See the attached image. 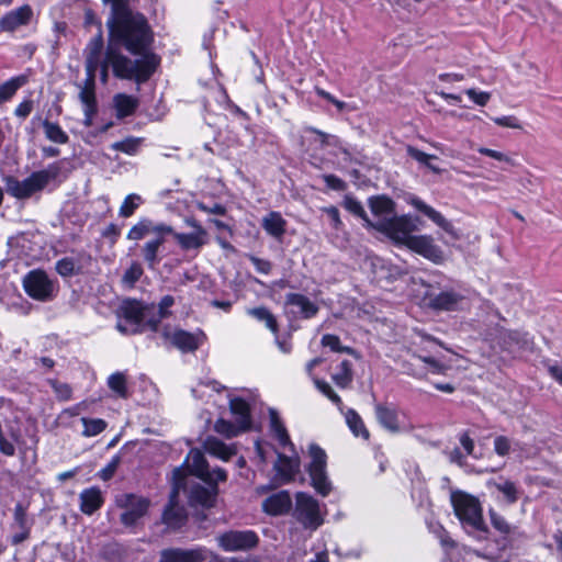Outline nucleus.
Listing matches in <instances>:
<instances>
[{
    "label": "nucleus",
    "mask_w": 562,
    "mask_h": 562,
    "mask_svg": "<svg viewBox=\"0 0 562 562\" xmlns=\"http://www.w3.org/2000/svg\"><path fill=\"white\" fill-rule=\"evenodd\" d=\"M111 13L106 20L109 41L106 47L127 50L135 56L134 60L150 59L153 74L160 64V58L151 50L154 32L144 14L133 11L127 0L109 2Z\"/></svg>",
    "instance_id": "1"
},
{
    "label": "nucleus",
    "mask_w": 562,
    "mask_h": 562,
    "mask_svg": "<svg viewBox=\"0 0 562 562\" xmlns=\"http://www.w3.org/2000/svg\"><path fill=\"white\" fill-rule=\"evenodd\" d=\"M173 233V227L164 223L155 222L149 217H140L132 225L126 238L132 241H139L151 236L140 247V255L149 270H155L162 259L164 245L167 237Z\"/></svg>",
    "instance_id": "2"
},
{
    "label": "nucleus",
    "mask_w": 562,
    "mask_h": 562,
    "mask_svg": "<svg viewBox=\"0 0 562 562\" xmlns=\"http://www.w3.org/2000/svg\"><path fill=\"white\" fill-rule=\"evenodd\" d=\"M153 57L145 60H132L119 49L105 47L103 60L100 63L101 80L108 81L109 69L114 77L124 80H133L140 85L146 82L153 76Z\"/></svg>",
    "instance_id": "3"
},
{
    "label": "nucleus",
    "mask_w": 562,
    "mask_h": 562,
    "mask_svg": "<svg viewBox=\"0 0 562 562\" xmlns=\"http://www.w3.org/2000/svg\"><path fill=\"white\" fill-rule=\"evenodd\" d=\"M60 170V162H53L43 170L32 172L23 180L10 176L5 178L7 192L19 200L29 199L34 193L42 191L49 181L56 179Z\"/></svg>",
    "instance_id": "4"
},
{
    "label": "nucleus",
    "mask_w": 562,
    "mask_h": 562,
    "mask_svg": "<svg viewBox=\"0 0 562 562\" xmlns=\"http://www.w3.org/2000/svg\"><path fill=\"white\" fill-rule=\"evenodd\" d=\"M451 504L456 516L464 528L486 532L487 528L483 519L480 501L464 492H453Z\"/></svg>",
    "instance_id": "5"
},
{
    "label": "nucleus",
    "mask_w": 562,
    "mask_h": 562,
    "mask_svg": "<svg viewBox=\"0 0 562 562\" xmlns=\"http://www.w3.org/2000/svg\"><path fill=\"white\" fill-rule=\"evenodd\" d=\"M24 292L37 302H50L58 293V282L43 269L30 270L22 279Z\"/></svg>",
    "instance_id": "6"
},
{
    "label": "nucleus",
    "mask_w": 562,
    "mask_h": 562,
    "mask_svg": "<svg viewBox=\"0 0 562 562\" xmlns=\"http://www.w3.org/2000/svg\"><path fill=\"white\" fill-rule=\"evenodd\" d=\"M417 217H413L408 214L405 215H393L391 217H384L378 220L372 227L376 231L385 234L394 243L406 246L408 244L412 232L417 231Z\"/></svg>",
    "instance_id": "7"
},
{
    "label": "nucleus",
    "mask_w": 562,
    "mask_h": 562,
    "mask_svg": "<svg viewBox=\"0 0 562 562\" xmlns=\"http://www.w3.org/2000/svg\"><path fill=\"white\" fill-rule=\"evenodd\" d=\"M182 468L184 474L182 479V487L184 486L186 476L188 473L195 475L205 483H218L227 480V473L222 468H215L212 471L204 458V454L199 449H191L188 453Z\"/></svg>",
    "instance_id": "8"
},
{
    "label": "nucleus",
    "mask_w": 562,
    "mask_h": 562,
    "mask_svg": "<svg viewBox=\"0 0 562 562\" xmlns=\"http://www.w3.org/2000/svg\"><path fill=\"white\" fill-rule=\"evenodd\" d=\"M308 454L311 462L307 471L312 481V486L322 496H327L331 491V482L328 480L326 465V452L316 443H311L308 447Z\"/></svg>",
    "instance_id": "9"
},
{
    "label": "nucleus",
    "mask_w": 562,
    "mask_h": 562,
    "mask_svg": "<svg viewBox=\"0 0 562 562\" xmlns=\"http://www.w3.org/2000/svg\"><path fill=\"white\" fill-rule=\"evenodd\" d=\"M182 468H176L172 471V490L169 495V502L162 514V521L172 529L181 528L187 521L184 507L179 506L178 496L182 488L183 479Z\"/></svg>",
    "instance_id": "10"
},
{
    "label": "nucleus",
    "mask_w": 562,
    "mask_h": 562,
    "mask_svg": "<svg viewBox=\"0 0 562 562\" xmlns=\"http://www.w3.org/2000/svg\"><path fill=\"white\" fill-rule=\"evenodd\" d=\"M425 301L432 311L457 312L465 303V296L452 288L438 291L431 286L425 293Z\"/></svg>",
    "instance_id": "11"
},
{
    "label": "nucleus",
    "mask_w": 562,
    "mask_h": 562,
    "mask_svg": "<svg viewBox=\"0 0 562 562\" xmlns=\"http://www.w3.org/2000/svg\"><path fill=\"white\" fill-rule=\"evenodd\" d=\"M117 317L123 318L126 324L121 321L116 324V329L124 334H136L140 330V325L146 318V308L136 300H125L117 310Z\"/></svg>",
    "instance_id": "12"
},
{
    "label": "nucleus",
    "mask_w": 562,
    "mask_h": 562,
    "mask_svg": "<svg viewBox=\"0 0 562 562\" xmlns=\"http://www.w3.org/2000/svg\"><path fill=\"white\" fill-rule=\"evenodd\" d=\"M294 516L307 529H317L323 524L318 502L306 493L296 494Z\"/></svg>",
    "instance_id": "13"
},
{
    "label": "nucleus",
    "mask_w": 562,
    "mask_h": 562,
    "mask_svg": "<svg viewBox=\"0 0 562 562\" xmlns=\"http://www.w3.org/2000/svg\"><path fill=\"white\" fill-rule=\"evenodd\" d=\"M116 505L124 509L121 514V522L126 527L134 526L138 519L146 515L149 501L134 494H122L116 496Z\"/></svg>",
    "instance_id": "14"
},
{
    "label": "nucleus",
    "mask_w": 562,
    "mask_h": 562,
    "mask_svg": "<svg viewBox=\"0 0 562 562\" xmlns=\"http://www.w3.org/2000/svg\"><path fill=\"white\" fill-rule=\"evenodd\" d=\"M217 542L226 552L244 551L256 547L258 537L251 530H232L218 536Z\"/></svg>",
    "instance_id": "15"
},
{
    "label": "nucleus",
    "mask_w": 562,
    "mask_h": 562,
    "mask_svg": "<svg viewBox=\"0 0 562 562\" xmlns=\"http://www.w3.org/2000/svg\"><path fill=\"white\" fill-rule=\"evenodd\" d=\"M91 262L92 257L85 251H80L58 259L55 262V271L61 278H71L86 273Z\"/></svg>",
    "instance_id": "16"
},
{
    "label": "nucleus",
    "mask_w": 562,
    "mask_h": 562,
    "mask_svg": "<svg viewBox=\"0 0 562 562\" xmlns=\"http://www.w3.org/2000/svg\"><path fill=\"white\" fill-rule=\"evenodd\" d=\"M406 247L435 263L443 261L442 250L429 235H414L409 238Z\"/></svg>",
    "instance_id": "17"
},
{
    "label": "nucleus",
    "mask_w": 562,
    "mask_h": 562,
    "mask_svg": "<svg viewBox=\"0 0 562 562\" xmlns=\"http://www.w3.org/2000/svg\"><path fill=\"white\" fill-rule=\"evenodd\" d=\"M408 203L417 211L422 212L429 220H431L437 226L443 229L447 234L453 238H459L458 232L450 221H448L440 212L435 210L432 206L426 204L418 196H411Z\"/></svg>",
    "instance_id": "18"
},
{
    "label": "nucleus",
    "mask_w": 562,
    "mask_h": 562,
    "mask_svg": "<svg viewBox=\"0 0 562 562\" xmlns=\"http://www.w3.org/2000/svg\"><path fill=\"white\" fill-rule=\"evenodd\" d=\"M285 305L291 308L292 314L304 319L314 317L319 311L316 303L301 293H288Z\"/></svg>",
    "instance_id": "19"
},
{
    "label": "nucleus",
    "mask_w": 562,
    "mask_h": 562,
    "mask_svg": "<svg viewBox=\"0 0 562 562\" xmlns=\"http://www.w3.org/2000/svg\"><path fill=\"white\" fill-rule=\"evenodd\" d=\"M205 559L206 550L203 548H170L160 552L159 562H204Z\"/></svg>",
    "instance_id": "20"
},
{
    "label": "nucleus",
    "mask_w": 562,
    "mask_h": 562,
    "mask_svg": "<svg viewBox=\"0 0 562 562\" xmlns=\"http://www.w3.org/2000/svg\"><path fill=\"white\" fill-rule=\"evenodd\" d=\"M164 337L171 341V344L182 352L195 351L202 344L203 335H194L192 333L177 329L169 331L167 329L162 333Z\"/></svg>",
    "instance_id": "21"
},
{
    "label": "nucleus",
    "mask_w": 562,
    "mask_h": 562,
    "mask_svg": "<svg viewBox=\"0 0 562 562\" xmlns=\"http://www.w3.org/2000/svg\"><path fill=\"white\" fill-rule=\"evenodd\" d=\"M33 16V10L29 4H24L9 11L0 19V29L3 32H14L23 25H27Z\"/></svg>",
    "instance_id": "22"
},
{
    "label": "nucleus",
    "mask_w": 562,
    "mask_h": 562,
    "mask_svg": "<svg viewBox=\"0 0 562 562\" xmlns=\"http://www.w3.org/2000/svg\"><path fill=\"white\" fill-rule=\"evenodd\" d=\"M203 486L199 483L191 486L189 492V503L191 506L213 507L218 493L217 483H207Z\"/></svg>",
    "instance_id": "23"
},
{
    "label": "nucleus",
    "mask_w": 562,
    "mask_h": 562,
    "mask_svg": "<svg viewBox=\"0 0 562 562\" xmlns=\"http://www.w3.org/2000/svg\"><path fill=\"white\" fill-rule=\"evenodd\" d=\"M374 413L379 424L386 430L396 434L401 431L398 412L394 404L376 403Z\"/></svg>",
    "instance_id": "24"
},
{
    "label": "nucleus",
    "mask_w": 562,
    "mask_h": 562,
    "mask_svg": "<svg viewBox=\"0 0 562 562\" xmlns=\"http://www.w3.org/2000/svg\"><path fill=\"white\" fill-rule=\"evenodd\" d=\"M300 457L296 453L292 457H286L285 454L278 453V459L273 468L277 472V475L283 482H290L300 471Z\"/></svg>",
    "instance_id": "25"
},
{
    "label": "nucleus",
    "mask_w": 562,
    "mask_h": 562,
    "mask_svg": "<svg viewBox=\"0 0 562 562\" xmlns=\"http://www.w3.org/2000/svg\"><path fill=\"white\" fill-rule=\"evenodd\" d=\"M103 40L101 35L92 37L85 49V69L86 72L97 74L101 53L103 50Z\"/></svg>",
    "instance_id": "26"
},
{
    "label": "nucleus",
    "mask_w": 562,
    "mask_h": 562,
    "mask_svg": "<svg viewBox=\"0 0 562 562\" xmlns=\"http://www.w3.org/2000/svg\"><path fill=\"white\" fill-rule=\"evenodd\" d=\"M269 431L282 448L289 447L291 450H294V445L290 439L288 430L274 408L269 409Z\"/></svg>",
    "instance_id": "27"
},
{
    "label": "nucleus",
    "mask_w": 562,
    "mask_h": 562,
    "mask_svg": "<svg viewBox=\"0 0 562 562\" xmlns=\"http://www.w3.org/2000/svg\"><path fill=\"white\" fill-rule=\"evenodd\" d=\"M182 250H196L207 243V232L200 231L199 233H178L170 234Z\"/></svg>",
    "instance_id": "28"
},
{
    "label": "nucleus",
    "mask_w": 562,
    "mask_h": 562,
    "mask_svg": "<svg viewBox=\"0 0 562 562\" xmlns=\"http://www.w3.org/2000/svg\"><path fill=\"white\" fill-rule=\"evenodd\" d=\"M292 505L291 496L288 492H278L262 502V508L270 515H281L286 513Z\"/></svg>",
    "instance_id": "29"
},
{
    "label": "nucleus",
    "mask_w": 562,
    "mask_h": 562,
    "mask_svg": "<svg viewBox=\"0 0 562 562\" xmlns=\"http://www.w3.org/2000/svg\"><path fill=\"white\" fill-rule=\"evenodd\" d=\"M80 510L86 515H92L103 505V496L99 487L83 490L80 495Z\"/></svg>",
    "instance_id": "30"
},
{
    "label": "nucleus",
    "mask_w": 562,
    "mask_h": 562,
    "mask_svg": "<svg viewBox=\"0 0 562 562\" xmlns=\"http://www.w3.org/2000/svg\"><path fill=\"white\" fill-rule=\"evenodd\" d=\"M113 105L116 117L122 120L135 113L139 105V100L134 95L117 93L113 97Z\"/></svg>",
    "instance_id": "31"
},
{
    "label": "nucleus",
    "mask_w": 562,
    "mask_h": 562,
    "mask_svg": "<svg viewBox=\"0 0 562 562\" xmlns=\"http://www.w3.org/2000/svg\"><path fill=\"white\" fill-rule=\"evenodd\" d=\"M261 226L268 235L281 239L285 233L286 221L279 212L271 211L262 217Z\"/></svg>",
    "instance_id": "32"
},
{
    "label": "nucleus",
    "mask_w": 562,
    "mask_h": 562,
    "mask_svg": "<svg viewBox=\"0 0 562 562\" xmlns=\"http://www.w3.org/2000/svg\"><path fill=\"white\" fill-rule=\"evenodd\" d=\"M229 409L241 430H248L251 425L249 404L240 397H235L229 401Z\"/></svg>",
    "instance_id": "33"
},
{
    "label": "nucleus",
    "mask_w": 562,
    "mask_h": 562,
    "mask_svg": "<svg viewBox=\"0 0 562 562\" xmlns=\"http://www.w3.org/2000/svg\"><path fill=\"white\" fill-rule=\"evenodd\" d=\"M369 207L379 220L395 215V203L385 195L372 196L369 199Z\"/></svg>",
    "instance_id": "34"
},
{
    "label": "nucleus",
    "mask_w": 562,
    "mask_h": 562,
    "mask_svg": "<svg viewBox=\"0 0 562 562\" xmlns=\"http://www.w3.org/2000/svg\"><path fill=\"white\" fill-rule=\"evenodd\" d=\"M79 100L85 105L97 104L95 100V74L86 72V79L82 85L78 86Z\"/></svg>",
    "instance_id": "35"
},
{
    "label": "nucleus",
    "mask_w": 562,
    "mask_h": 562,
    "mask_svg": "<svg viewBox=\"0 0 562 562\" xmlns=\"http://www.w3.org/2000/svg\"><path fill=\"white\" fill-rule=\"evenodd\" d=\"M27 82V77L21 75L0 85V104L10 100L15 92Z\"/></svg>",
    "instance_id": "36"
},
{
    "label": "nucleus",
    "mask_w": 562,
    "mask_h": 562,
    "mask_svg": "<svg viewBox=\"0 0 562 562\" xmlns=\"http://www.w3.org/2000/svg\"><path fill=\"white\" fill-rule=\"evenodd\" d=\"M205 450L212 454L215 456L222 460H228L235 452L232 448L226 446L221 440L209 437L204 442Z\"/></svg>",
    "instance_id": "37"
},
{
    "label": "nucleus",
    "mask_w": 562,
    "mask_h": 562,
    "mask_svg": "<svg viewBox=\"0 0 562 562\" xmlns=\"http://www.w3.org/2000/svg\"><path fill=\"white\" fill-rule=\"evenodd\" d=\"M45 136L48 140L56 144H66L69 140L67 133L59 126V124L44 120L42 122Z\"/></svg>",
    "instance_id": "38"
},
{
    "label": "nucleus",
    "mask_w": 562,
    "mask_h": 562,
    "mask_svg": "<svg viewBox=\"0 0 562 562\" xmlns=\"http://www.w3.org/2000/svg\"><path fill=\"white\" fill-rule=\"evenodd\" d=\"M175 304V299L171 295H165L158 304V316L146 321V325L153 330L157 331L162 318L170 315L169 308Z\"/></svg>",
    "instance_id": "39"
},
{
    "label": "nucleus",
    "mask_w": 562,
    "mask_h": 562,
    "mask_svg": "<svg viewBox=\"0 0 562 562\" xmlns=\"http://www.w3.org/2000/svg\"><path fill=\"white\" fill-rule=\"evenodd\" d=\"M346 422L352 434L357 437L368 439L370 434L366 428L362 418L355 409H348L346 413Z\"/></svg>",
    "instance_id": "40"
},
{
    "label": "nucleus",
    "mask_w": 562,
    "mask_h": 562,
    "mask_svg": "<svg viewBox=\"0 0 562 562\" xmlns=\"http://www.w3.org/2000/svg\"><path fill=\"white\" fill-rule=\"evenodd\" d=\"M248 314L258 319L259 322H263L266 327L269 328L272 333L278 331V323L273 314L263 306L254 307L248 311Z\"/></svg>",
    "instance_id": "41"
},
{
    "label": "nucleus",
    "mask_w": 562,
    "mask_h": 562,
    "mask_svg": "<svg viewBox=\"0 0 562 562\" xmlns=\"http://www.w3.org/2000/svg\"><path fill=\"white\" fill-rule=\"evenodd\" d=\"M143 203V199L137 193H131L125 196L123 203L120 206L119 215L123 218H128L133 216L136 210Z\"/></svg>",
    "instance_id": "42"
},
{
    "label": "nucleus",
    "mask_w": 562,
    "mask_h": 562,
    "mask_svg": "<svg viewBox=\"0 0 562 562\" xmlns=\"http://www.w3.org/2000/svg\"><path fill=\"white\" fill-rule=\"evenodd\" d=\"M108 386L121 398L128 396L126 375L122 372L112 373L108 378Z\"/></svg>",
    "instance_id": "43"
},
{
    "label": "nucleus",
    "mask_w": 562,
    "mask_h": 562,
    "mask_svg": "<svg viewBox=\"0 0 562 562\" xmlns=\"http://www.w3.org/2000/svg\"><path fill=\"white\" fill-rule=\"evenodd\" d=\"M81 423L83 425V437H94L104 431L108 426L106 422L101 418L82 417Z\"/></svg>",
    "instance_id": "44"
},
{
    "label": "nucleus",
    "mask_w": 562,
    "mask_h": 562,
    "mask_svg": "<svg viewBox=\"0 0 562 562\" xmlns=\"http://www.w3.org/2000/svg\"><path fill=\"white\" fill-rule=\"evenodd\" d=\"M333 380L339 387H347L352 381L351 362L348 360L341 361L338 371L333 375Z\"/></svg>",
    "instance_id": "45"
},
{
    "label": "nucleus",
    "mask_w": 562,
    "mask_h": 562,
    "mask_svg": "<svg viewBox=\"0 0 562 562\" xmlns=\"http://www.w3.org/2000/svg\"><path fill=\"white\" fill-rule=\"evenodd\" d=\"M142 144V138L138 137H127L123 140L115 142L111 145V148L116 151H122L127 155H136L138 153L139 146Z\"/></svg>",
    "instance_id": "46"
},
{
    "label": "nucleus",
    "mask_w": 562,
    "mask_h": 562,
    "mask_svg": "<svg viewBox=\"0 0 562 562\" xmlns=\"http://www.w3.org/2000/svg\"><path fill=\"white\" fill-rule=\"evenodd\" d=\"M321 344L323 347L329 348L335 352H345L348 355H355V350L351 347L342 346L340 339L336 335L326 334L322 337Z\"/></svg>",
    "instance_id": "47"
},
{
    "label": "nucleus",
    "mask_w": 562,
    "mask_h": 562,
    "mask_svg": "<svg viewBox=\"0 0 562 562\" xmlns=\"http://www.w3.org/2000/svg\"><path fill=\"white\" fill-rule=\"evenodd\" d=\"M214 429L216 432L227 437L233 438L236 437L238 434L243 432L240 426L235 422V424L225 420L223 418H220L215 422Z\"/></svg>",
    "instance_id": "48"
},
{
    "label": "nucleus",
    "mask_w": 562,
    "mask_h": 562,
    "mask_svg": "<svg viewBox=\"0 0 562 562\" xmlns=\"http://www.w3.org/2000/svg\"><path fill=\"white\" fill-rule=\"evenodd\" d=\"M487 485L495 486L497 488V491H499L501 493H503L505 495V497L507 498V501L509 503L513 504V503L517 502V499H518L517 488H516V485L512 481L505 480L501 483H497V482L491 480L487 482Z\"/></svg>",
    "instance_id": "49"
},
{
    "label": "nucleus",
    "mask_w": 562,
    "mask_h": 562,
    "mask_svg": "<svg viewBox=\"0 0 562 562\" xmlns=\"http://www.w3.org/2000/svg\"><path fill=\"white\" fill-rule=\"evenodd\" d=\"M144 269L137 261H133L131 266L125 270L122 282L128 286H133L143 276Z\"/></svg>",
    "instance_id": "50"
},
{
    "label": "nucleus",
    "mask_w": 562,
    "mask_h": 562,
    "mask_svg": "<svg viewBox=\"0 0 562 562\" xmlns=\"http://www.w3.org/2000/svg\"><path fill=\"white\" fill-rule=\"evenodd\" d=\"M344 205L350 213L361 217L368 226L372 227L373 223L368 218L362 204L358 200L351 196H346L344 200Z\"/></svg>",
    "instance_id": "51"
},
{
    "label": "nucleus",
    "mask_w": 562,
    "mask_h": 562,
    "mask_svg": "<svg viewBox=\"0 0 562 562\" xmlns=\"http://www.w3.org/2000/svg\"><path fill=\"white\" fill-rule=\"evenodd\" d=\"M429 528L430 531L439 539L440 544L446 551L453 549L457 546L441 525H430Z\"/></svg>",
    "instance_id": "52"
},
{
    "label": "nucleus",
    "mask_w": 562,
    "mask_h": 562,
    "mask_svg": "<svg viewBox=\"0 0 562 562\" xmlns=\"http://www.w3.org/2000/svg\"><path fill=\"white\" fill-rule=\"evenodd\" d=\"M314 384L317 387V390L323 393L327 398H329L333 403L339 405L341 404L340 396L333 390V387L323 380H319L317 378H313Z\"/></svg>",
    "instance_id": "53"
},
{
    "label": "nucleus",
    "mask_w": 562,
    "mask_h": 562,
    "mask_svg": "<svg viewBox=\"0 0 562 562\" xmlns=\"http://www.w3.org/2000/svg\"><path fill=\"white\" fill-rule=\"evenodd\" d=\"M50 385L56 394V396L61 401H68L71 397L72 390L67 383H60L57 381H52Z\"/></svg>",
    "instance_id": "54"
},
{
    "label": "nucleus",
    "mask_w": 562,
    "mask_h": 562,
    "mask_svg": "<svg viewBox=\"0 0 562 562\" xmlns=\"http://www.w3.org/2000/svg\"><path fill=\"white\" fill-rule=\"evenodd\" d=\"M195 207L204 213L207 214H215V215H225L227 210L223 204L214 203L213 205L209 206L202 201L195 202Z\"/></svg>",
    "instance_id": "55"
},
{
    "label": "nucleus",
    "mask_w": 562,
    "mask_h": 562,
    "mask_svg": "<svg viewBox=\"0 0 562 562\" xmlns=\"http://www.w3.org/2000/svg\"><path fill=\"white\" fill-rule=\"evenodd\" d=\"M467 95L470 100H472L477 105L484 106L491 99V94L486 91H477L475 89H468L465 91Z\"/></svg>",
    "instance_id": "56"
},
{
    "label": "nucleus",
    "mask_w": 562,
    "mask_h": 562,
    "mask_svg": "<svg viewBox=\"0 0 562 562\" xmlns=\"http://www.w3.org/2000/svg\"><path fill=\"white\" fill-rule=\"evenodd\" d=\"M119 464L120 458H112V460L103 469L99 471L98 476L103 481L110 480L114 475Z\"/></svg>",
    "instance_id": "57"
},
{
    "label": "nucleus",
    "mask_w": 562,
    "mask_h": 562,
    "mask_svg": "<svg viewBox=\"0 0 562 562\" xmlns=\"http://www.w3.org/2000/svg\"><path fill=\"white\" fill-rule=\"evenodd\" d=\"M14 524L19 529H30L26 512L21 504L14 508Z\"/></svg>",
    "instance_id": "58"
},
{
    "label": "nucleus",
    "mask_w": 562,
    "mask_h": 562,
    "mask_svg": "<svg viewBox=\"0 0 562 562\" xmlns=\"http://www.w3.org/2000/svg\"><path fill=\"white\" fill-rule=\"evenodd\" d=\"M494 451L501 457L507 456L510 451L509 439L505 436H497L494 439Z\"/></svg>",
    "instance_id": "59"
},
{
    "label": "nucleus",
    "mask_w": 562,
    "mask_h": 562,
    "mask_svg": "<svg viewBox=\"0 0 562 562\" xmlns=\"http://www.w3.org/2000/svg\"><path fill=\"white\" fill-rule=\"evenodd\" d=\"M490 515H491V522H492V525H493V527L495 529H497L502 533H509L510 526L505 520L504 517H502L501 515L496 514L495 512H491Z\"/></svg>",
    "instance_id": "60"
},
{
    "label": "nucleus",
    "mask_w": 562,
    "mask_h": 562,
    "mask_svg": "<svg viewBox=\"0 0 562 562\" xmlns=\"http://www.w3.org/2000/svg\"><path fill=\"white\" fill-rule=\"evenodd\" d=\"M477 151L484 156H487V157H491L493 159H496V160H499V161H505L507 164H510V165H514V161L510 157H508L507 155H505L504 153H501V151H497V150H494V149H490V148H486V147H480L477 149Z\"/></svg>",
    "instance_id": "61"
},
{
    "label": "nucleus",
    "mask_w": 562,
    "mask_h": 562,
    "mask_svg": "<svg viewBox=\"0 0 562 562\" xmlns=\"http://www.w3.org/2000/svg\"><path fill=\"white\" fill-rule=\"evenodd\" d=\"M323 180L326 186L335 191H344L346 189V182L335 175H324Z\"/></svg>",
    "instance_id": "62"
},
{
    "label": "nucleus",
    "mask_w": 562,
    "mask_h": 562,
    "mask_svg": "<svg viewBox=\"0 0 562 562\" xmlns=\"http://www.w3.org/2000/svg\"><path fill=\"white\" fill-rule=\"evenodd\" d=\"M416 357L420 361H423L424 363L428 364L430 367V371L432 373L440 374V373H443L447 370V366H445L443 363L439 362L438 360H436L432 357H424V356H416Z\"/></svg>",
    "instance_id": "63"
},
{
    "label": "nucleus",
    "mask_w": 562,
    "mask_h": 562,
    "mask_svg": "<svg viewBox=\"0 0 562 562\" xmlns=\"http://www.w3.org/2000/svg\"><path fill=\"white\" fill-rule=\"evenodd\" d=\"M493 121L499 126L517 130L521 128V124L519 123L518 119L514 115L495 117L493 119Z\"/></svg>",
    "instance_id": "64"
}]
</instances>
